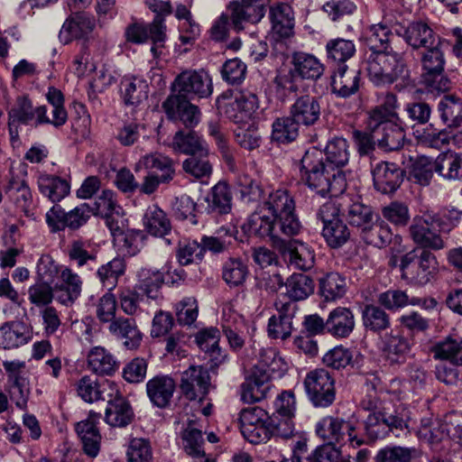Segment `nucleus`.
<instances>
[{"instance_id": "obj_1", "label": "nucleus", "mask_w": 462, "mask_h": 462, "mask_svg": "<svg viewBox=\"0 0 462 462\" xmlns=\"http://www.w3.org/2000/svg\"><path fill=\"white\" fill-rule=\"evenodd\" d=\"M302 181L314 192L324 197L338 196L346 188L345 174L340 170L330 169L321 157V152L312 149L305 152L300 160Z\"/></svg>"}, {"instance_id": "obj_2", "label": "nucleus", "mask_w": 462, "mask_h": 462, "mask_svg": "<svg viewBox=\"0 0 462 462\" xmlns=\"http://www.w3.org/2000/svg\"><path fill=\"white\" fill-rule=\"evenodd\" d=\"M369 79L376 86L390 85L398 79L410 81V73L402 55L391 50L373 51L365 61Z\"/></svg>"}, {"instance_id": "obj_3", "label": "nucleus", "mask_w": 462, "mask_h": 462, "mask_svg": "<svg viewBox=\"0 0 462 462\" xmlns=\"http://www.w3.org/2000/svg\"><path fill=\"white\" fill-rule=\"evenodd\" d=\"M261 206L274 218L284 236L291 237L300 233L301 224L295 211V201L287 190L277 189L270 193Z\"/></svg>"}, {"instance_id": "obj_4", "label": "nucleus", "mask_w": 462, "mask_h": 462, "mask_svg": "<svg viewBox=\"0 0 462 462\" xmlns=\"http://www.w3.org/2000/svg\"><path fill=\"white\" fill-rule=\"evenodd\" d=\"M402 279L409 284L426 285L439 272V262L430 250L412 249L400 261Z\"/></svg>"}, {"instance_id": "obj_5", "label": "nucleus", "mask_w": 462, "mask_h": 462, "mask_svg": "<svg viewBox=\"0 0 462 462\" xmlns=\"http://www.w3.org/2000/svg\"><path fill=\"white\" fill-rule=\"evenodd\" d=\"M440 226L441 220L436 215L416 216L409 226V235L420 250L439 251L445 247Z\"/></svg>"}, {"instance_id": "obj_6", "label": "nucleus", "mask_w": 462, "mask_h": 462, "mask_svg": "<svg viewBox=\"0 0 462 462\" xmlns=\"http://www.w3.org/2000/svg\"><path fill=\"white\" fill-rule=\"evenodd\" d=\"M420 62L422 82L429 92L440 93L449 89L450 81L444 75L445 58L439 44L425 49Z\"/></svg>"}, {"instance_id": "obj_7", "label": "nucleus", "mask_w": 462, "mask_h": 462, "mask_svg": "<svg viewBox=\"0 0 462 462\" xmlns=\"http://www.w3.org/2000/svg\"><path fill=\"white\" fill-rule=\"evenodd\" d=\"M305 393L314 407H329L336 399L333 376L325 369L309 372L303 381Z\"/></svg>"}, {"instance_id": "obj_8", "label": "nucleus", "mask_w": 462, "mask_h": 462, "mask_svg": "<svg viewBox=\"0 0 462 462\" xmlns=\"http://www.w3.org/2000/svg\"><path fill=\"white\" fill-rule=\"evenodd\" d=\"M323 224L322 236L331 248H339L350 238V230L339 217V208L332 201L325 202L317 212Z\"/></svg>"}, {"instance_id": "obj_9", "label": "nucleus", "mask_w": 462, "mask_h": 462, "mask_svg": "<svg viewBox=\"0 0 462 462\" xmlns=\"http://www.w3.org/2000/svg\"><path fill=\"white\" fill-rule=\"evenodd\" d=\"M291 65L289 74L278 79L280 86L291 91L297 89L293 83L294 78L317 80L323 75L325 69L324 65L316 56L303 51H296L292 54Z\"/></svg>"}, {"instance_id": "obj_10", "label": "nucleus", "mask_w": 462, "mask_h": 462, "mask_svg": "<svg viewBox=\"0 0 462 462\" xmlns=\"http://www.w3.org/2000/svg\"><path fill=\"white\" fill-rule=\"evenodd\" d=\"M240 430L244 438L252 444L264 443L272 437L270 417L260 407H249L240 412Z\"/></svg>"}, {"instance_id": "obj_11", "label": "nucleus", "mask_w": 462, "mask_h": 462, "mask_svg": "<svg viewBox=\"0 0 462 462\" xmlns=\"http://www.w3.org/2000/svg\"><path fill=\"white\" fill-rule=\"evenodd\" d=\"M355 430L356 427L351 421L334 416L323 417L315 427L316 434L325 442L329 444L340 443L347 435L350 445L356 448L361 446L364 440L357 437Z\"/></svg>"}, {"instance_id": "obj_12", "label": "nucleus", "mask_w": 462, "mask_h": 462, "mask_svg": "<svg viewBox=\"0 0 462 462\" xmlns=\"http://www.w3.org/2000/svg\"><path fill=\"white\" fill-rule=\"evenodd\" d=\"M172 88L186 99L205 98L213 92L211 77L204 69L182 71L175 78Z\"/></svg>"}, {"instance_id": "obj_13", "label": "nucleus", "mask_w": 462, "mask_h": 462, "mask_svg": "<svg viewBox=\"0 0 462 462\" xmlns=\"http://www.w3.org/2000/svg\"><path fill=\"white\" fill-rule=\"evenodd\" d=\"M3 366L7 375L11 401L17 408L25 410L31 393L25 363L19 360L5 361Z\"/></svg>"}, {"instance_id": "obj_14", "label": "nucleus", "mask_w": 462, "mask_h": 462, "mask_svg": "<svg viewBox=\"0 0 462 462\" xmlns=\"http://www.w3.org/2000/svg\"><path fill=\"white\" fill-rule=\"evenodd\" d=\"M166 29L161 18L153 19L150 23H133L126 26L125 37L128 42L134 44H143L151 40L153 43L151 51L156 56L157 46L162 45L166 39Z\"/></svg>"}, {"instance_id": "obj_15", "label": "nucleus", "mask_w": 462, "mask_h": 462, "mask_svg": "<svg viewBox=\"0 0 462 462\" xmlns=\"http://www.w3.org/2000/svg\"><path fill=\"white\" fill-rule=\"evenodd\" d=\"M367 127L374 133L378 146L384 151H396L403 146L405 141V125L401 119L382 120L373 125L366 121Z\"/></svg>"}, {"instance_id": "obj_16", "label": "nucleus", "mask_w": 462, "mask_h": 462, "mask_svg": "<svg viewBox=\"0 0 462 462\" xmlns=\"http://www.w3.org/2000/svg\"><path fill=\"white\" fill-rule=\"evenodd\" d=\"M412 344L398 328L385 332L379 338V348L391 365H402L410 356Z\"/></svg>"}, {"instance_id": "obj_17", "label": "nucleus", "mask_w": 462, "mask_h": 462, "mask_svg": "<svg viewBox=\"0 0 462 462\" xmlns=\"http://www.w3.org/2000/svg\"><path fill=\"white\" fill-rule=\"evenodd\" d=\"M277 315H273L268 321V336L274 339H286L291 337L293 327V319L299 310L296 303L278 300L274 303Z\"/></svg>"}, {"instance_id": "obj_18", "label": "nucleus", "mask_w": 462, "mask_h": 462, "mask_svg": "<svg viewBox=\"0 0 462 462\" xmlns=\"http://www.w3.org/2000/svg\"><path fill=\"white\" fill-rule=\"evenodd\" d=\"M227 10L231 13L232 26L241 31L245 23H256L265 14L263 0H234L229 3Z\"/></svg>"}, {"instance_id": "obj_19", "label": "nucleus", "mask_w": 462, "mask_h": 462, "mask_svg": "<svg viewBox=\"0 0 462 462\" xmlns=\"http://www.w3.org/2000/svg\"><path fill=\"white\" fill-rule=\"evenodd\" d=\"M365 430L373 438L380 437V428L387 427L396 437L409 431L408 414L404 409L395 411L393 414L383 415L370 413L365 421Z\"/></svg>"}, {"instance_id": "obj_20", "label": "nucleus", "mask_w": 462, "mask_h": 462, "mask_svg": "<svg viewBox=\"0 0 462 462\" xmlns=\"http://www.w3.org/2000/svg\"><path fill=\"white\" fill-rule=\"evenodd\" d=\"M162 108L171 120H180L186 127H194L200 121V112L181 95H171L162 103Z\"/></svg>"}, {"instance_id": "obj_21", "label": "nucleus", "mask_w": 462, "mask_h": 462, "mask_svg": "<svg viewBox=\"0 0 462 462\" xmlns=\"http://www.w3.org/2000/svg\"><path fill=\"white\" fill-rule=\"evenodd\" d=\"M46 98L51 106V116H48V110L45 106L35 108L36 125L42 124H50L56 128L65 125L68 120V114L64 107V96L62 92L51 87L48 88Z\"/></svg>"}, {"instance_id": "obj_22", "label": "nucleus", "mask_w": 462, "mask_h": 462, "mask_svg": "<svg viewBox=\"0 0 462 462\" xmlns=\"http://www.w3.org/2000/svg\"><path fill=\"white\" fill-rule=\"evenodd\" d=\"M209 381L210 376L207 369L192 365L182 373L180 387L187 399L201 400L208 393Z\"/></svg>"}, {"instance_id": "obj_23", "label": "nucleus", "mask_w": 462, "mask_h": 462, "mask_svg": "<svg viewBox=\"0 0 462 462\" xmlns=\"http://www.w3.org/2000/svg\"><path fill=\"white\" fill-rule=\"evenodd\" d=\"M243 229L249 236H271L273 239H279L283 236L274 218L261 205L243 225Z\"/></svg>"}, {"instance_id": "obj_24", "label": "nucleus", "mask_w": 462, "mask_h": 462, "mask_svg": "<svg viewBox=\"0 0 462 462\" xmlns=\"http://www.w3.org/2000/svg\"><path fill=\"white\" fill-rule=\"evenodd\" d=\"M60 283L54 286L57 301L64 306H71L79 298L83 282L70 268L63 266L60 273Z\"/></svg>"}, {"instance_id": "obj_25", "label": "nucleus", "mask_w": 462, "mask_h": 462, "mask_svg": "<svg viewBox=\"0 0 462 462\" xmlns=\"http://www.w3.org/2000/svg\"><path fill=\"white\" fill-rule=\"evenodd\" d=\"M374 188L383 193H393L403 180V171L392 162H382L372 171Z\"/></svg>"}, {"instance_id": "obj_26", "label": "nucleus", "mask_w": 462, "mask_h": 462, "mask_svg": "<svg viewBox=\"0 0 462 462\" xmlns=\"http://www.w3.org/2000/svg\"><path fill=\"white\" fill-rule=\"evenodd\" d=\"M321 97L303 95L299 97L290 107V114L296 122L304 126L314 125L320 118Z\"/></svg>"}, {"instance_id": "obj_27", "label": "nucleus", "mask_w": 462, "mask_h": 462, "mask_svg": "<svg viewBox=\"0 0 462 462\" xmlns=\"http://www.w3.org/2000/svg\"><path fill=\"white\" fill-rule=\"evenodd\" d=\"M101 415L90 411L88 417L76 425V430L81 439L84 453L90 457H96L100 449L101 436L97 423Z\"/></svg>"}, {"instance_id": "obj_28", "label": "nucleus", "mask_w": 462, "mask_h": 462, "mask_svg": "<svg viewBox=\"0 0 462 462\" xmlns=\"http://www.w3.org/2000/svg\"><path fill=\"white\" fill-rule=\"evenodd\" d=\"M176 383L169 375H156L146 383V393L151 402L161 409L166 408L173 396Z\"/></svg>"}, {"instance_id": "obj_29", "label": "nucleus", "mask_w": 462, "mask_h": 462, "mask_svg": "<svg viewBox=\"0 0 462 462\" xmlns=\"http://www.w3.org/2000/svg\"><path fill=\"white\" fill-rule=\"evenodd\" d=\"M229 108L230 110H226V114L236 124L246 122L247 119L254 116L259 108L257 95L248 89H243L236 95Z\"/></svg>"}, {"instance_id": "obj_30", "label": "nucleus", "mask_w": 462, "mask_h": 462, "mask_svg": "<svg viewBox=\"0 0 462 462\" xmlns=\"http://www.w3.org/2000/svg\"><path fill=\"white\" fill-rule=\"evenodd\" d=\"M355 326L354 312L346 307L339 306L333 309L327 318V333L336 338L348 337Z\"/></svg>"}, {"instance_id": "obj_31", "label": "nucleus", "mask_w": 462, "mask_h": 462, "mask_svg": "<svg viewBox=\"0 0 462 462\" xmlns=\"http://www.w3.org/2000/svg\"><path fill=\"white\" fill-rule=\"evenodd\" d=\"M405 42L413 49L424 50L436 44H439V38L424 22L411 23L402 32H399Z\"/></svg>"}, {"instance_id": "obj_32", "label": "nucleus", "mask_w": 462, "mask_h": 462, "mask_svg": "<svg viewBox=\"0 0 462 462\" xmlns=\"http://www.w3.org/2000/svg\"><path fill=\"white\" fill-rule=\"evenodd\" d=\"M272 32L277 38H289L293 34L294 15L288 4L279 3L270 8Z\"/></svg>"}, {"instance_id": "obj_33", "label": "nucleus", "mask_w": 462, "mask_h": 462, "mask_svg": "<svg viewBox=\"0 0 462 462\" xmlns=\"http://www.w3.org/2000/svg\"><path fill=\"white\" fill-rule=\"evenodd\" d=\"M164 283V274L154 267H141L136 272L135 289L147 298L156 300L160 296V291Z\"/></svg>"}, {"instance_id": "obj_34", "label": "nucleus", "mask_w": 462, "mask_h": 462, "mask_svg": "<svg viewBox=\"0 0 462 462\" xmlns=\"http://www.w3.org/2000/svg\"><path fill=\"white\" fill-rule=\"evenodd\" d=\"M95 25L93 17L84 13H76L63 23L59 34L60 40L69 43L73 39L83 38L94 30Z\"/></svg>"}, {"instance_id": "obj_35", "label": "nucleus", "mask_w": 462, "mask_h": 462, "mask_svg": "<svg viewBox=\"0 0 462 462\" xmlns=\"http://www.w3.org/2000/svg\"><path fill=\"white\" fill-rule=\"evenodd\" d=\"M145 169L148 171L160 172L161 180H172L175 175L174 162L168 156L152 152L142 156L134 165V171Z\"/></svg>"}, {"instance_id": "obj_36", "label": "nucleus", "mask_w": 462, "mask_h": 462, "mask_svg": "<svg viewBox=\"0 0 462 462\" xmlns=\"http://www.w3.org/2000/svg\"><path fill=\"white\" fill-rule=\"evenodd\" d=\"M31 338V331L23 322L7 321L0 327V346L4 349L19 347Z\"/></svg>"}, {"instance_id": "obj_37", "label": "nucleus", "mask_w": 462, "mask_h": 462, "mask_svg": "<svg viewBox=\"0 0 462 462\" xmlns=\"http://www.w3.org/2000/svg\"><path fill=\"white\" fill-rule=\"evenodd\" d=\"M289 264L294 269L309 271L315 264V252L309 245L299 240L290 241L284 247Z\"/></svg>"}, {"instance_id": "obj_38", "label": "nucleus", "mask_w": 462, "mask_h": 462, "mask_svg": "<svg viewBox=\"0 0 462 462\" xmlns=\"http://www.w3.org/2000/svg\"><path fill=\"white\" fill-rule=\"evenodd\" d=\"M108 330L130 349L136 348L142 341V333L134 319L119 317L109 324Z\"/></svg>"}, {"instance_id": "obj_39", "label": "nucleus", "mask_w": 462, "mask_h": 462, "mask_svg": "<svg viewBox=\"0 0 462 462\" xmlns=\"http://www.w3.org/2000/svg\"><path fill=\"white\" fill-rule=\"evenodd\" d=\"M219 339L220 331L214 327L202 329L196 336L199 347L208 355L212 366H217L225 360V355L218 345Z\"/></svg>"}, {"instance_id": "obj_40", "label": "nucleus", "mask_w": 462, "mask_h": 462, "mask_svg": "<svg viewBox=\"0 0 462 462\" xmlns=\"http://www.w3.org/2000/svg\"><path fill=\"white\" fill-rule=\"evenodd\" d=\"M359 81L357 70H348L346 65H341L332 76V91L338 97H348L358 90Z\"/></svg>"}, {"instance_id": "obj_41", "label": "nucleus", "mask_w": 462, "mask_h": 462, "mask_svg": "<svg viewBox=\"0 0 462 462\" xmlns=\"http://www.w3.org/2000/svg\"><path fill=\"white\" fill-rule=\"evenodd\" d=\"M88 366L99 375H111L119 367L116 357L105 347H92L88 354Z\"/></svg>"}, {"instance_id": "obj_42", "label": "nucleus", "mask_w": 462, "mask_h": 462, "mask_svg": "<svg viewBox=\"0 0 462 462\" xmlns=\"http://www.w3.org/2000/svg\"><path fill=\"white\" fill-rule=\"evenodd\" d=\"M40 192L52 202H59L70 191L69 183L58 176L41 174L37 179Z\"/></svg>"}, {"instance_id": "obj_43", "label": "nucleus", "mask_w": 462, "mask_h": 462, "mask_svg": "<svg viewBox=\"0 0 462 462\" xmlns=\"http://www.w3.org/2000/svg\"><path fill=\"white\" fill-rule=\"evenodd\" d=\"M125 271L126 263L125 259L115 257L99 266L96 275L104 289L113 291L118 284L119 278L125 274Z\"/></svg>"}, {"instance_id": "obj_44", "label": "nucleus", "mask_w": 462, "mask_h": 462, "mask_svg": "<svg viewBox=\"0 0 462 462\" xmlns=\"http://www.w3.org/2000/svg\"><path fill=\"white\" fill-rule=\"evenodd\" d=\"M206 201L208 203L206 210L208 214L214 216L228 214L232 208V196L226 183L216 184L206 198Z\"/></svg>"}, {"instance_id": "obj_45", "label": "nucleus", "mask_w": 462, "mask_h": 462, "mask_svg": "<svg viewBox=\"0 0 462 462\" xmlns=\"http://www.w3.org/2000/svg\"><path fill=\"white\" fill-rule=\"evenodd\" d=\"M134 419V411L130 403L125 398L108 401L106 408L105 421L111 427L124 428Z\"/></svg>"}, {"instance_id": "obj_46", "label": "nucleus", "mask_w": 462, "mask_h": 462, "mask_svg": "<svg viewBox=\"0 0 462 462\" xmlns=\"http://www.w3.org/2000/svg\"><path fill=\"white\" fill-rule=\"evenodd\" d=\"M319 290L326 301H335L345 296L347 291L346 280L338 273H328L319 278Z\"/></svg>"}, {"instance_id": "obj_47", "label": "nucleus", "mask_w": 462, "mask_h": 462, "mask_svg": "<svg viewBox=\"0 0 462 462\" xmlns=\"http://www.w3.org/2000/svg\"><path fill=\"white\" fill-rule=\"evenodd\" d=\"M172 147L174 150L190 156L208 154L207 143L193 131L188 133L178 131L173 137Z\"/></svg>"}, {"instance_id": "obj_48", "label": "nucleus", "mask_w": 462, "mask_h": 462, "mask_svg": "<svg viewBox=\"0 0 462 462\" xmlns=\"http://www.w3.org/2000/svg\"><path fill=\"white\" fill-rule=\"evenodd\" d=\"M434 170L446 180H462V156L454 152L440 153L434 162Z\"/></svg>"}, {"instance_id": "obj_49", "label": "nucleus", "mask_w": 462, "mask_h": 462, "mask_svg": "<svg viewBox=\"0 0 462 462\" xmlns=\"http://www.w3.org/2000/svg\"><path fill=\"white\" fill-rule=\"evenodd\" d=\"M143 221L146 231L154 236L162 237L171 230L169 217L157 205H151L147 208Z\"/></svg>"}, {"instance_id": "obj_50", "label": "nucleus", "mask_w": 462, "mask_h": 462, "mask_svg": "<svg viewBox=\"0 0 462 462\" xmlns=\"http://www.w3.org/2000/svg\"><path fill=\"white\" fill-rule=\"evenodd\" d=\"M286 295L291 302L304 300L313 292L315 288L311 277L302 273H293L285 282Z\"/></svg>"}, {"instance_id": "obj_51", "label": "nucleus", "mask_w": 462, "mask_h": 462, "mask_svg": "<svg viewBox=\"0 0 462 462\" xmlns=\"http://www.w3.org/2000/svg\"><path fill=\"white\" fill-rule=\"evenodd\" d=\"M377 302L391 311H396L407 306H420L425 303L420 298L410 297L405 291L388 290L377 296Z\"/></svg>"}, {"instance_id": "obj_52", "label": "nucleus", "mask_w": 462, "mask_h": 462, "mask_svg": "<svg viewBox=\"0 0 462 462\" xmlns=\"http://www.w3.org/2000/svg\"><path fill=\"white\" fill-rule=\"evenodd\" d=\"M435 359L447 360L453 365H462V339L447 337L439 340L431 347Z\"/></svg>"}, {"instance_id": "obj_53", "label": "nucleus", "mask_w": 462, "mask_h": 462, "mask_svg": "<svg viewBox=\"0 0 462 462\" xmlns=\"http://www.w3.org/2000/svg\"><path fill=\"white\" fill-rule=\"evenodd\" d=\"M362 322L365 330L380 334L391 327L390 315L380 306L369 304L362 311Z\"/></svg>"}, {"instance_id": "obj_54", "label": "nucleus", "mask_w": 462, "mask_h": 462, "mask_svg": "<svg viewBox=\"0 0 462 462\" xmlns=\"http://www.w3.org/2000/svg\"><path fill=\"white\" fill-rule=\"evenodd\" d=\"M148 84L145 80L126 77L121 81V94L124 102L129 106H138L148 97Z\"/></svg>"}, {"instance_id": "obj_55", "label": "nucleus", "mask_w": 462, "mask_h": 462, "mask_svg": "<svg viewBox=\"0 0 462 462\" xmlns=\"http://www.w3.org/2000/svg\"><path fill=\"white\" fill-rule=\"evenodd\" d=\"M366 46L373 51L391 50L393 40L391 30L383 23L373 24L366 28L363 34Z\"/></svg>"}, {"instance_id": "obj_56", "label": "nucleus", "mask_w": 462, "mask_h": 462, "mask_svg": "<svg viewBox=\"0 0 462 462\" xmlns=\"http://www.w3.org/2000/svg\"><path fill=\"white\" fill-rule=\"evenodd\" d=\"M68 256L70 262H73L78 268L87 267L93 269L97 263V252L91 249L88 243L76 240L73 241L68 250Z\"/></svg>"}, {"instance_id": "obj_57", "label": "nucleus", "mask_w": 462, "mask_h": 462, "mask_svg": "<svg viewBox=\"0 0 462 462\" xmlns=\"http://www.w3.org/2000/svg\"><path fill=\"white\" fill-rule=\"evenodd\" d=\"M356 51L354 42L344 38L331 39L326 44L328 60L339 66L346 65V61L351 59Z\"/></svg>"}, {"instance_id": "obj_58", "label": "nucleus", "mask_w": 462, "mask_h": 462, "mask_svg": "<svg viewBox=\"0 0 462 462\" xmlns=\"http://www.w3.org/2000/svg\"><path fill=\"white\" fill-rule=\"evenodd\" d=\"M248 274V265L241 258H228L222 266V278L231 288L243 285Z\"/></svg>"}, {"instance_id": "obj_59", "label": "nucleus", "mask_w": 462, "mask_h": 462, "mask_svg": "<svg viewBox=\"0 0 462 462\" xmlns=\"http://www.w3.org/2000/svg\"><path fill=\"white\" fill-rule=\"evenodd\" d=\"M442 122L448 127H457L462 124V99L455 96H445L439 103Z\"/></svg>"}, {"instance_id": "obj_60", "label": "nucleus", "mask_w": 462, "mask_h": 462, "mask_svg": "<svg viewBox=\"0 0 462 462\" xmlns=\"http://www.w3.org/2000/svg\"><path fill=\"white\" fill-rule=\"evenodd\" d=\"M196 421L189 420L181 432L183 448L192 458L205 455L202 431L196 427Z\"/></svg>"}, {"instance_id": "obj_61", "label": "nucleus", "mask_w": 462, "mask_h": 462, "mask_svg": "<svg viewBox=\"0 0 462 462\" xmlns=\"http://www.w3.org/2000/svg\"><path fill=\"white\" fill-rule=\"evenodd\" d=\"M300 125L291 115L277 118L273 123L272 138L282 143H291L298 137Z\"/></svg>"}, {"instance_id": "obj_62", "label": "nucleus", "mask_w": 462, "mask_h": 462, "mask_svg": "<svg viewBox=\"0 0 462 462\" xmlns=\"http://www.w3.org/2000/svg\"><path fill=\"white\" fill-rule=\"evenodd\" d=\"M362 236L367 244L381 248L391 243L393 232L383 221L373 220L371 225L362 230Z\"/></svg>"}, {"instance_id": "obj_63", "label": "nucleus", "mask_w": 462, "mask_h": 462, "mask_svg": "<svg viewBox=\"0 0 462 462\" xmlns=\"http://www.w3.org/2000/svg\"><path fill=\"white\" fill-rule=\"evenodd\" d=\"M328 163L337 168L344 167L349 161L350 152L347 141L343 137H334L329 140L325 148Z\"/></svg>"}, {"instance_id": "obj_64", "label": "nucleus", "mask_w": 462, "mask_h": 462, "mask_svg": "<svg viewBox=\"0 0 462 462\" xmlns=\"http://www.w3.org/2000/svg\"><path fill=\"white\" fill-rule=\"evenodd\" d=\"M36 124V113L32 102L24 97H19L8 112V123L13 125Z\"/></svg>"}]
</instances>
